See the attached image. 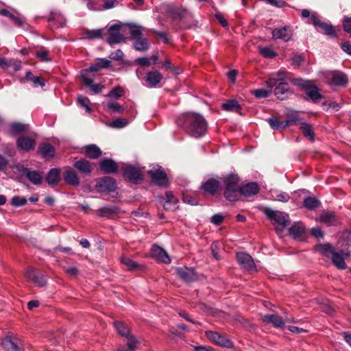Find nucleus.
<instances>
[{
  "label": "nucleus",
  "mask_w": 351,
  "mask_h": 351,
  "mask_svg": "<svg viewBox=\"0 0 351 351\" xmlns=\"http://www.w3.org/2000/svg\"><path fill=\"white\" fill-rule=\"evenodd\" d=\"M184 128L191 136L197 138L204 135L207 131V121L199 114L188 113L184 115Z\"/></svg>",
  "instance_id": "f257e3e1"
},
{
  "label": "nucleus",
  "mask_w": 351,
  "mask_h": 351,
  "mask_svg": "<svg viewBox=\"0 0 351 351\" xmlns=\"http://www.w3.org/2000/svg\"><path fill=\"white\" fill-rule=\"evenodd\" d=\"M27 199L25 197L14 196L12 199V204L14 206H20L26 204Z\"/></svg>",
  "instance_id": "bf43d9fd"
},
{
  "label": "nucleus",
  "mask_w": 351,
  "mask_h": 351,
  "mask_svg": "<svg viewBox=\"0 0 351 351\" xmlns=\"http://www.w3.org/2000/svg\"><path fill=\"white\" fill-rule=\"evenodd\" d=\"M290 82H291L295 86L301 87L305 90H306L312 84L311 81L305 80L302 78H291Z\"/></svg>",
  "instance_id": "8fccbe9b"
},
{
  "label": "nucleus",
  "mask_w": 351,
  "mask_h": 351,
  "mask_svg": "<svg viewBox=\"0 0 351 351\" xmlns=\"http://www.w3.org/2000/svg\"><path fill=\"white\" fill-rule=\"evenodd\" d=\"M300 129L302 130L303 134L306 137H308L311 141H314V132L313 130L312 126L310 124L302 123Z\"/></svg>",
  "instance_id": "49530a36"
},
{
  "label": "nucleus",
  "mask_w": 351,
  "mask_h": 351,
  "mask_svg": "<svg viewBox=\"0 0 351 351\" xmlns=\"http://www.w3.org/2000/svg\"><path fill=\"white\" fill-rule=\"evenodd\" d=\"M131 37L133 39L142 37V27L139 25H130Z\"/></svg>",
  "instance_id": "603ef678"
},
{
  "label": "nucleus",
  "mask_w": 351,
  "mask_h": 351,
  "mask_svg": "<svg viewBox=\"0 0 351 351\" xmlns=\"http://www.w3.org/2000/svg\"><path fill=\"white\" fill-rule=\"evenodd\" d=\"M10 134L11 135H17L21 133L27 132L29 130L28 125L21 123H12L10 125Z\"/></svg>",
  "instance_id": "7c9ffc66"
},
{
  "label": "nucleus",
  "mask_w": 351,
  "mask_h": 351,
  "mask_svg": "<svg viewBox=\"0 0 351 351\" xmlns=\"http://www.w3.org/2000/svg\"><path fill=\"white\" fill-rule=\"evenodd\" d=\"M262 321L265 324H271L276 328H282L285 325L283 319L277 315H264Z\"/></svg>",
  "instance_id": "b1692460"
},
{
  "label": "nucleus",
  "mask_w": 351,
  "mask_h": 351,
  "mask_svg": "<svg viewBox=\"0 0 351 351\" xmlns=\"http://www.w3.org/2000/svg\"><path fill=\"white\" fill-rule=\"evenodd\" d=\"M256 98H266L271 94V90L259 88L252 91Z\"/></svg>",
  "instance_id": "6e6d98bb"
},
{
  "label": "nucleus",
  "mask_w": 351,
  "mask_h": 351,
  "mask_svg": "<svg viewBox=\"0 0 351 351\" xmlns=\"http://www.w3.org/2000/svg\"><path fill=\"white\" fill-rule=\"evenodd\" d=\"M152 180L158 185L167 187L169 181L166 173L160 168H153L147 171Z\"/></svg>",
  "instance_id": "39448f33"
},
{
  "label": "nucleus",
  "mask_w": 351,
  "mask_h": 351,
  "mask_svg": "<svg viewBox=\"0 0 351 351\" xmlns=\"http://www.w3.org/2000/svg\"><path fill=\"white\" fill-rule=\"evenodd\" d=\"M121 27V25L114 24L111 25L108 29H106V34H109L107 42L110 45L125 41L126 38L119 32Z\"/></svg>",
  "instance_id": "423d86ee"
},
{
  "label": "nucleus",
  "mask_w": 351,
  "mask_h": 351,
  "mask_svg": "<svg viewBox=\"0 0 351 351\" xmlns=\"http://www.w3.org/2000/svg\"><path fill=\"white\" fill-rule=\"evenodd\" d=\"M311 21L315 27L319 28L320 31L324 34L330 37L336 36L334 27L327 23L321 21L315 14H313L311 16Z\"/></svg>",
  "instance_id": "0eeeda50"
},
{
  "label": "nucleus",
  "mask_w": 351,
  "mask_h": 351,
  "mask_svg": "<svg viewBox=\"0 0 351 351\" xmlns=\"http://www.w3.org/2000/svg\"><path fill=\"white\" fill-rule=\"evenodd\" d=\"M123 176L130 182L136 184L143 180L141 170L132 165H127L123 168Z\"/></svg>",
  "instance_id": "6e6552de"
},
{
  "label": "nucleus",
  "mask_w": 351,
  "mask_h": 351,
  "mask_svg": "<svg viewBox=\"0 0 351 351\" xmlns=\"http://www.w3.org/2000/svg\"><path fill=\"white\" fill-rule=\"evenodd\" d=\"M343 29L348 33H351V19L346 17L343 20Z\"/></svg>",
  "instance_id": "774afa93"
},
{
  "label": "nucleus",
  "mask_w": 351,
  "mask_h": 351,
  "mask_svg": "<svg viewBox=\"0 0 351 351\" xmlns=\"http://www.w3.org/2000/svg\"><path fill=\"white\" fill-rule=\"evenodd\" d=\"M106 35V28H101L97 29H85L82 32L83 38L87 40L104 39Z\"/></svg>",
  "instance_id": "dca6fc26"
},
{
  "label": "nucleus",
  "mask_w": 351,
  "mask_h": 351,
  "mask_svg": "<svg viewBox=\"0 0 351 351\" xmlns=\"http://www.w3.org/2000/svg\"><path fill=\"white\" fill-rule=\"evenodd\" d=\"M81 77L84 84L89 86L95 93H99L101 91L103 86L100 87L98 84H93L92 80L88 77L84 73H81Z\"/></svg>",
  "instance_id": "79ce46f5"
},
{
  "label": "nucleus",
  "mask_w": 351,
  "mask_h": 351,
  "mask_svg": "<svg viewBox=\"0 0 351 351\" xmlns=\"http://www.w3.org/2000/svg\"><path fill=\"white\" fill-rule=\"evenodd\" d=\"M291 36L292 34L287 27L275 29L272 32V38L274 39H282V40L287 42L291 39Z\"/></svg>",
  "instance_id": "393cba45"
},
{
  "label": "nucleus",
  "mask_w": 351,
  "mask_h": 351,
  "mask_svg": "<svg viewBox=\"0 0 351 351\" xmlns=\"http://www.w3.org/2000/svg\"><path fill=\"white\" fill-rule=\"evenodd\" d=\"M77 101L82 106L85 108L87 111H90V109L88 106L90 101L87 97L80 95L77 97Z\"/></svg>",
  "instance_id": "680f3d73"
},
{
  "label": "nucleus",
  "mask_w": 351,
  "mask_h": 351,
  "mask_svg": "<svg viewBox=\"0 0 351 351\" xmlns=\"http://www.w3.org/2000/svg\"><path fill=\"white\" fill-rule=\"evenodd\" d=\"M16 145L21 149L29 152L35 148V141L28 136H21L16 141Z\"/></svg>",
  "instance_id": "6ab92c4d"
},
{
  "label": "nucleus",
  "mask_w": 351,
  "mask_h": 351,
  "mask_svg": "<svg viewBox=\"0 0 351 351\" xmlns=\"http://www.w3.org/2000/svg\"><path fill=\"white\" fill-rule=\"evenodd\" d=\"M220 187V181L211 178L208 179L202 185V189L208 193L214 195Z\"/></svg>",
  "instance_id": "4be33fe9"
},
{
  "label": "nucleus",
  "mask_w": 351,
  "mask_h": 351,
  "mask_svg": "<svg viewBox=\"0 0 351 351\" xmlns=\"http://www.w3.org/2000/svg\"><path fill=\"white\" fill-rule=\"evenodd\" d=\"M166 202L171 203L173 205H176L178 202V199L174 197L172 192L167 191L165 193Z\"/></svg>",
  "instance_id": "e2e57ef3"
},
{
  "label": "nucleus",
  "mask_w": 351,
  "mask_h": 351,
  "mask_svg": "<svg viewBox=\"0 0 351 351\" xmlns=\"http://www.w3.org/2000/svg\"><path fill=\"white\" fill-rule=\"evenodd\" d=\"M73 167L82 173L89 175L93 170L91 163L85 159L77 160L73 164Z\"/></svg>",
  "instance_id": "5701e85b"
},
{
  "label": "nucleus",
  "mask_w": 351,
  "mask_h": 351,
  "mask_svg": "<svg viewBox=\"0 0 351 351\" xmlns=\"http://www.w3.org/2000/svg\"><path fill=\"white\" fill-rule=\"evenodd\" d=\"M206 337L213 343L225 348H232L233 343L226 336L212 330L206 331Z\"/></svg>",
  "instance_id": "20e7f679"
},
{
  "label": "nucleus",
  "mask_w": 351,
  "mask_h": 351,
  "mask_svg": "<svg viewBox=\"0 0 351 351\" xmlns=\"http://www.w3.org/2000/svg\"><path fill=\"white\" fill-rule=\"evenodd\" d=\"M176 274L182 280L191 282L197 280L198 276L193 268L180 267L176 269Z\"/></svg>",
  "instance_id": "ddd939ff"
},
{
  "label": "nucleus",
  "mask_w": 351,
  "mask_h": 351,
  "mask_svg": "<svg viewBox=\"0 0 351 351\" xmlns=\"http://www.w3.org/2000/svg\"><path fill=\"white\" fill-rule=\"evenodd\" d=\"M222 108L227 111L238 112L241 109V106L236 100H229L221 106Z\"/></svg>",
  "instance_id": "c03bdc74"
},
{
  "label": "nucleus",
  "mask_w": 351,
  "mask_h": 351,
  "mask_svg": "<svg viewBox=\"0 0 351 351\" xmlns=\"http://www.w3.org/2000/svg\"><path fill=\"white\" fill-rule=\"evenodd\" d=\"M85 155L92 159L98 158L101 155V150L96 145H89L84 147Z\"/></svg>",
  "instance_id": "f704fd0d"
},
{
  "label": "nucleus",
  "mask_w": 351,
  "mask_h": 351,
  "mask_svg": "<svg viewBox=\"0 0 351 351\" xmlns=\"http://www.w3.org/2000/svg\"><path fill=\"white\" fill-rule=\"evenodd\" d=\"M169 16L174 21H182L192 18V15L184 9L170 8L168 10Z\"/></svg>",
  "instance_id": "2eb2a0df"
},
{
  "label": "nucleus",
  "mask_w": 351,
  "mask_h": 351,
  "mask_svg": "<svg viewBox=\"0 0 351 351\" xmlns=\"http://www.w3.org/2000/svg\"><path fill=\"white\" fill-rule=\"evenodd\" d=\"M110 58L114 60H121L123 58V53L121 50L117 49V51L111 53Z\"/></svg>",
  "instance_id": "69168bd1"
},
{
  "label": "nucleus",
  "mask_w": 351,
  "mask_h": 351,
  "mask_svg": "<svg viewBox=\"0 0 351 351\" xmlns=\"http://www.w3.org/2000/svg\"><path fill=\"white\" fill-rule=\"evenodd\" d=\"M119 210L115 206H106L98 209L99 215L105 217H112L118 214Z\"/></svg>",
  "instance_id": "c9c22d12"
},
{
  "label": "nucleus",
  "mask_w": 351,
  "mask_h": 351,
  "mask_svg": "<svg viewBox=\"0 0 351 351\" xmlns=\"http://www.w3.org/2000/svg\"><path fill=\"white\" fill-rule=\"evenodd\" d=\"M113 324L119 335L127 337L131 335L130 328L124 323L117 321L114 322Z\"/></svg>",
  "instance_id": "ea45409f"
},
{
  "label": "nucleus",
  "mask_w": 351,
  "mask_h": 351,
  "mask_svg": "<svg viewBox=\"0 0 351 351\" xmlns=\"http://www.w3.org/2000/svg\"><path fill=\"white\" fill-rule=\"evenodd\" d=\"M263 212L273 224H278L280 228H276L278 233L281 232L289 223L288 214L279 210H274L269 207H264Z\"/></svg>",
  "instance_id": "7ed1b4c3"
},
{
  "label": "nucleus",
  "mask_w": 351,
  "mask_h": 351,
  "mask_svg": "<svg viewBox=\"0 0 351 351\" xmlns=\"http://www.w3.org/2000/svg\"><path fill=\"white\" fill-rule=\"evenodd\" d=\"M5 351H23L21 341L15 337L8 336L2 341Z\"/></svg>",
  "instance_id": "f8f14e48"
},
{
  "label": "nucleus",
  "mask_w": 351,
  "mask_h": 351,
  "mask_svg": "<svg viewBox=\"0 0 351 351\" xmlns=\"http://www.w3.org/2000/svg\"><path fill=\"white\" fill-rule=\"evenodd\" d=\"M23 173L32 184H40L42 182L43 177L38 171H31L27 168H24Z\"/></svg>",
  "instance_id": "c756f323"
},
{
  "label": "nucleus",
  "mask_w": 351,
  "mask_h": 351,
  "mask_svg": "<svg viewBox=\"0 0 351 351\" xmlns=\"http://www.w3.org/2000/svg\"><path fill=\"white\" fill-rule=\"evenodd\" d=\"M320 205L319 201L314 197H308L304 199L303 206L309 210L318 208Z\"/></svg>",
  "instance_id": "37998d69"
},
{
  "label": "nucleus",
  "mask_w": 351,
  "mask_h": 351,
  "mask_svg": "<svg viewBox=\"0 0 351 351\" xmlns=\"http://www.w3.org/2000/svg\"><path fill=\"white\" fill-rule=\"evenodd\" d=\"M38 152L47 160L52 158L55 154L54 147L48 143L41 145L38 148Z\"/></svg>",
  "instance_id": "2f4dec72"
},
{
  "label": "nucleus",
  "mask_w": 351,
  "mask_h": 351,
  "mask_svg": "<svg viewBox=\"0 0 351 351\" xmlns=\"http://www.w3.org/2000/svg\"><path fill=\"white\" fill-rule=\"evenodd\" d=\"M259 191V187L256 182H250L245 185L241 184L240 197L243 195L245 197H250L254 195Z\"/></svg>",
  "instance_id": "412c9836"
},
{
  "label": "nucleus",
  "mask_w": 351,
  "mask_h": 351,
  "mask_svg": "<svg viewBox=\"0 0 351 351\" xmlns=\"http://www.w3.org/2000/svg\"><path fill=\"white\" fill-rule=\"evenodd\" d=\"M306 93L315 102L323 99V96L319 93V89L313 84L306 90Z\"/></svg>",
  "instance_id": "4c0bfd02"
},
{
  "label": "nucleus",
  "mask_w": 351,
  "mask_h": 351,
  "mask_svg": "<svg viewBox=\"0 0 351 351\" xmlns=\"http://www.w3.org/2000/svg\"><path fill=\"white\" fill-rule=\"evenodd\" d=\"M121 261L130 270L135 269L138 267V264L136 262H134L130 258L127 257V256L121 257Z\"/></svg>",
  "instance_id": "3c124183"
},
{
  "label": "nucleus",
  "mask_w": 351,
  "mask_h": 351,
  "mask_svg": "<svg viewBox=\"0 0 351 351\" xmlns=\"http://www.w3.org/2000/svg\"><path fill=\"white\" fill-rule=\"evenodd\" d=\"M305 232V228L302 224H295L289 228V233L295 238H300Z\"/></svg>",
  "instance_id": "a18cd8bd"
},
{
  "label": "nucleus",
  "mask_w": 351,
  "mask_h": 351,
  "mask_svg": "<svg viewBox=\"0 0 351 351\" xmlns=\"http://www.w3.org/2000/svg\"><path fill=\"white\" fill-rule=\"evenodd\" d=\"M224 186L223 195L230 202L239 200L240 197L241 179L237 174L230 173L222 178Z\"/></svg>",
  "instance_id": "f03ea898"
},
{
  "label": "nucleus",
  "mask_w": 351,
  "mask_h": 351,
  "mask_svg": "<svg viewBox=\"0 0 351 351\" xmlns=\"http://www.w3.org/2000/svg\"><path fill=\"white\" fill-rule=\"evenodd\" d=\"M315 250L317 252L325 256H328L329 254H332L334 253V248L330 243L317 245Z\"/></svg>",
  "instance_id": "a19ab883"
},
{
  "label": "nucleus",
  "mask_w": 351,
  "mask_h": 351,
  "mask_svg": "<svg viewBox=\"0 0 351 351\" xmlns=\"http://www.w3.org/2000/svg\"><path fill=\"white\" fill-rule=\"evenodd\" d=\"M0 14L10 18L15 25L19 27H23L25 24V21L23 17L20 16H15L6 9L0 10Z\"/></svg>",
  "instance_id": "72a5a7b5"
},
{
  "label": "nucleus",
  "mask_w": 351,
  "mask_h": 351,
  "mask_svg": "<svg viewBox=\"0 0 351 351\" xmlns=\"http://www.w3.org/2000/svg\"><path fill=\"white\" fill-rule=\"evenodd\" d=\"M64 179L68 184L75 186L80 184V179L77 173L71 168H69L64 173Z\"/></svg>",
  "instance_id": "bb28decb"
},
{
  "label": "nucleus",
  "mask_w": 351,
  "mask_h": 351,
  "mask_svg": "<svg viewBox=\"0 0 351 351\" xmlns=\"http://www.w3.org/2000/svg\"><path fill=\"white\" fill-rule=\"evenodd\" d=\"M152 256L158 261L166 264H169L171 262V259L166 251L158 245H153L152 247Z\"/></svg>",
  "instance_id": "f3484780"
},
{
  "label": "nucleus",
  "mask_w": 351,
  "mask_h": 351,
  "mask_svg": "<svg viewBox=\"0 0 351 351\" xmlns=\"http://www.w3.org/2000/svg\"><path fill=\"white\" fill-rule=\"evenodd\" d=\"M123 89L121 87L117 86L112 88L108 93V96L114 99H118L123 95Z\"/></svg>",
  "instance_id": "4d7b16f0"
},
{
  "label": "nucleus",
  "mask_w": 351,
  "mask_h": 351,
  "mask_svg": "<svg viewBox=\"0 0 351 351\" xmlns=\"http://www.w3.org/2000/svg\"><path fill=\"white\" fill-rule=\"evenodd\" d=\"M289 73H287L285 71H278L276 73L272 74V77H274V79L276 80V83H279L281 82H287V80H291V77H289Z\"/></svg>",
  "instance_id": "09e8293b"
},
{
  "label": "nucleus",
  "mask_w": 351,
  "mask_h": 351,
  "mask_svg": "<svg viewBox=\"0 0 351 351\" xmlns=\"http://www.w3.org/2000/svg\"><path fill=\"white\" fill-rule=\"evenodd\" d=\"M347 75L341 72H334L332 77V82L339 86H344L348 83Z\"/></svg>",
  "instance_id": "58836bf2"
},
{
  "label": "nucleus",
  "mask_w": 351,
  "mask_h": 351,
  "mask_svg": "<svg viewBox=\"0 0 351 351\" xmlns=\"http://www.w3.org/2000/svg\"><path fill=\"white\" fill-rule=\"evenodd\" d=\"M224 219V217L221 214H215L211 217V222L215 225H220Z\"/></svg>",
  "instance_id": "338daca9"
},
{
  "label": "nucleus",
  "mask_w": 351,
  "mask_h": 351,
  "mask_svg": "<svg viewBox=\"0 0 351 351\" xmlns=\"http://www.w3.org/2000/svg\"><path fill=\"white\" fill-rule=\"evenodd\" d=\"M332 255V263L338 269H344L346 268L344 259L350 256L348 252L341 251V252H334Z\"/></svg>",
  "instance_id": "a211bd4d"
},
{
  "label": "nucleus",
  "mask_w": 351,
  "mask_h": 351,
  "mask_svg": "<svg viewBox=\"0 0 351 351\" xmlns=\"http://www.w3.org/2000/svg\"><path fill=\"white\" fill-rule=\"evenodd\" d=\"M60 180V170L58 168L51 169L46 177V181L51 185H55Z\"/></svg>",
  "instance_id": "473e14b6"
},
{
  "label": "nucleus",
  "mask_w": 351,
  "mask_h": 351,
  "mask_svg": "<svg viewBox=\"0 0 351 351\" xmlns=\"http://www.w3.org/2000/svg\"><path fill=\"white\" fill-rule=\"evenodd\" d=\"M25 277L28 281L33 282L39 287H43L46 284L45 276L34 268L27 269Z\"/></svg>",
  "instance_id": "9b49d317"
},
{
  "label": "nucleus",
  "mask_w": 351,
  "mask_h": 351,
  "mask_svg": "<svg viewBox=\"0 0 351 351\" xmlns=\"http://www.w3.org/2000/svg\"><path fill=\"white\" fill-rule=\"evenodd\" d=\"M126 348L120 346L117 351H134L140 344V341L134 335H130L127 337Z\"/></svg>",
  "instance_id": "a878e982"
},
{
  "label": "nucleus",
  "mask_w": 351,
  "mask_h": 351,
  "mask_svg": "<svg viewBox=\"0 0 351 351\" xmlns=\"http://www.w3.org/2000/svg\"><path fill=\"white\" fill-rule=\"evenodd\" d=\"M292 64L295 66H299L304 62V56L302 55H295L291 58Z\"/></svg>",
  "instance_id": "0e129e2a"
},
{
  "label": "nucleus",
  "mask_w": 351,
  "mask_h": 351,
  "mask_svg": "<svg viewBox=\"0 0 351 351\" xmlns=\"http://www.w3.org/2000/svg\"><path fill=\"white\" fill-rule=\"evenodd\" d=\"M260 53L267 58H273L276 56V53L269 47H258Z\"/></svg>",
  "instance_id": "864d4df0"
},
{
  "label": "nucleus",
  "mask_w": 351,
  "mask_h": 351,
  "mask_svg": "<svg viewBox=\"0 0 351 351\" xmlns=\"http://www.w3.org/2000/svg\"><path fill=\"white\" fill-rule=\"evenodd\" d=\"M26 79L32 82L34 84H39L41 86H44L45 85L44 81L40 77L34 76L30 71L26 73Z\"/></svg>",
  "instance_id": "5fc2aeb1"
},
{
  "label": "nucleus",
  "mask_w": 351,
  "mask_h": 351,
  "mask_svg": "<svg viewBox=\"0 0 351 351\" xmlns=\"http://www.w3.org/2000/svg\"><path fill=\"white\" fill-rule=\"evenodd\" d=\"M107 107L108 109L111 110L112 112H117L120 113L123 112V108L122 106L116 102H110L107 104Z\"/></svg>",
  "instance_id": "052dcab7"
},
{
  "label": "nucleus",
  "mask_w": 351,
  "mask_h": 351,
  "mask_svg": "<svg viewBox=\"0 0 351 351\" xmlns=\"http://www.w3.org/2000/svg\"><path fill=\"white\" fill-rule=\"evenodd\" d=\"M101 169L106 173H113L118 169L117 164L110 158H104L99 162Z\"/></svg>",
  "instance_id": "aec40b11"
},
{
  "label": "nucleus",
  "mask_w": 351,
  "mask_h": 351,
  "mask_svg": "<svg viewBox=\"0 0 351 351\" xmlns=\"http://www.w3.org/2000/svg\"><path fill=\"white\" fill-rule=\"evenodd\" d=\"M96 187L99 192L114 191L117 187L116 182L112 178L105 177L98 182Z\"/></svg>",
  "instance_id": "4468645a"
},
{
  "label": "nucleus",
  "mask_w": 351,
  "mask_h": 351,
  "mask_svg": "<svg viewBox=\"0 0 351 351\" xmlns=\"http://www.w3.org/2000/svg\"><path fill=\"white\" fill-rule=\"evenodd\" d=\"M287 93H292L289 87L287 82H281L277 83L274 93L279 99H284L285 98V95Z\"/></svg>",
  "instance_id": "cd10ccee"
},
{
  "label": "nucleus",
  "mask_w": 351,
  "mask_h": 351,
  "mask_svg": "<svg viewBox=\"0 0 351 351\" xmlns=\"http://www.w3.org/2000/svg\"><path fill=\"white\" fill-rule=\"evenodd\" d=\"M320 221L328 226H333L337 222V218L332 213L327 211L320 215Z\"/></svg>",
  "instance_id": "e433bc0d"
},
{
  "label": "nucleus",
  "mask_w": 351,
  "mask_h": 351,
  "mask_svg": "<svg viewBox=\"0 0 351 351\" xmlns=\"http://www.w3.org/2000/svg\"><path fill=\"white\" fill-rule=\"evenodd\" d=\"M134 40V46L136 50L143 51L148 49L149 43L146 38L141 37Z\"/></svg>",
  "instance_id": "de8ad7c7"
},
{
  "label": "nucleus",
  "mask_w": 351,
  "mask_h": 351,
  "mask_svg": "<svg viewBox=\"0 0 351 351\" xmlns=\"http://www.w3.org/2000/svg\"><path fill=\"white\" fill-rule=\"evenodd\" d=\"M237 259L241 267L248 271H256V266L251 256L244 252L237 254Z\"/></svg>",
  "instance_id": "1a4fd4ad"
},
{
  "label": "nucleus",
  "mask_w": 351,
  "mask_h": 351,
  "mask_svg": "<svg viewBox=\"0 0 351 351\" xmlns=\"http://www.w3.org/2000/svg\"><path fill=\"white\" fill-rule=\"evenodd\" d=\"M162 79V75L158 71L148 72L146 76V82L149 86L154 87L158 84Z\"/></svg>",
  "instance_id": "c85d7f7f"
},
{
  "label": "nucleus",
  "mask_w": 351,
  "mask_h": 351,
  "mask_svg": "<svg viewBox=\"0 0 351 351\" xmlns=\"http://www.w3.org/2000/svg\"><path fill=\"white\" fill-rule=\"evenodd\" d=\"M298 121V118H289L287 119L285 121H280V119L276 117H272L267 119V121L271 126V128L274 130H282L288 126L293 125L296 124Z\"/></svg>",
  "instance_id": "9d476101"
},
{
  "label": "nucleus",
  "mask_w": 351,
  "mask_h": 351,
  "mask_svg": "<svg viewBox=\"0 0 351 351\" xmlns=\"http://www.w3.org/2000/svg\"><path fill=\"white\" fill-rule=\"evenodd\" d=\"M128 123V121L125 119H117L116 120L112 121L108 124V125L111 128H121L125 126Z\"/></svg>",
  "instance_id": "13d9d810"
}]
</instances>
